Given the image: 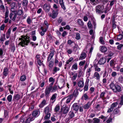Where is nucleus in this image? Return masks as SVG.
<instances>
[{"mask_svg": "<svg viewBox=\"0 0 123 123\" xmlns=\"http://www.w3.org/2000/svg\"><path fill=\"white\" fill-rule=\"evenodd\" d=\"M21 98L20 94H15L13 97V99L17 100H18Z\"/></svg>", "mask_w": 123, "mask_h": 123, "instance_id": "nucleus-27", "label": "nucleus"}, {"mask_svg": "<svg viewBox=\"0 0 123 123\" xmlns=\"http://www.w3.org/2000/svg\"><path fill=\"white\" fill-rule=\"evenodd\" d=\"M108 96V94L106 93L105 92H103L100 94V98H102L103 100H105L106 98H109V97Z\"/></svg>", "mask_w": 123, "mask_h": 123, "instance_id": "nucleus-12", "label": "nucleus"}, {"mask_svg": "<svg viewBox=\"0 0 123 123\" xmlns=\"http://www.w3.org/2000/svg\"><path fill=\"white\" fill-rule=\"evenodd\" d=\"M85 62L86 61L85 60L80 62L79 64V66H82L85 64Z\"/></svg>", "mask_w": 123, "mask_h": 123, "instance_id": "nucleus-64", "label": "nucleus"}, {"mask_svg": "<svg viewBox=\"0 0 123 123\" xmlns=\"http://www.w3.org/2000/svg\"><path fill=\"white\" fill-rule=\"evenodd\" d=\"M113 112L115 114H120L119 110L117 108L114 110L113 111Z\"/></svg>", "mask_w": 123, "mask_h": 123, "instance_id": "nucleus-54", "label": "nucleus"}, {"mask_svg": "<svg viewBox=\"0 0 123 123\" xmlns=\"http://www.w3.org/2000/svg\"><path fill=\"white\" fill-rule=\"evenodd\" d=\"M52 110L51 106L49 105L47 106L44 109V111L45 113H50Z\"/></svg>", "mask_w": 123, "mask_h": 123, "instance_id": "nucleus-13", "label": "nucleus"}, {"mask_svg": "<svg viewBox=\"0 0 123 123\" xmlns=\"http://www.w3.org/2000/svg\"><path fill=\"white\" fill-rule=\"evenodd\" d=\"M92 68H91L87 69L86 72V75L87 78H88L91 74V72L92 71Z\"/></svg>", "mask_w": 123, "mask_h": 123, "instance_id": "nucleus-26", "label": "nucleus"}, {"mask_svg": "<svg viewBox=\"0 0 123 123\" xmlns=\"http://www.w3.org/2000/svg\"><path fill=\"white\" fill-rule=\"evenodd\" d=\"M106 48L104 46H102L100 48V51L102 52H105L107 51Z\"/></svg>", "mask_w": 123, "mask_h": 123, "instance_id": "nucleus-40", "label": "nucleus"}, {"mask_svg": "<svg viewBox=\"0 0 123 123\" xmlns=\"http://www.w3.org/2000/svg\"><path fill=\"white\" fill-rule=\"evenodd\" d=\"M19 39L18 45L22 47L27 45L30 41L29 37L26 35L22 36Z\"/></svg>", "mask_w": 123, "mask_h": 123, "instance_id": "nucleus-1", "label": "nucleus"}, {"mask_svg": "<svg viewBox=\"0 0 123 123\" xmlns=\"http://www.w3.org/2000/svg\"><path fill=\"white\" fill-rule=\"evenodd\" d=\"M121 91V86L119 85H116L115 87L113 90V91L116 92H120Z\"/></svg>", "mask_w": 123, "mask_h": 123, "instance_id": "nucleus-17", "label": "nucleus"}, {"mask_svg": "<svg viewBox=\"0 0 123 123\" xmlns=\"http://www.w3.org/2000/svg\"><path fill=\"white\" fill-rule=\"evenodd\" d=\"M77 76V73H76L74 74L73 77H70V78H71L72 80H74L76 79Z\"/></svg>", "mask_w": 123, "mask_h": 123, "instance_id": "nucleus-53", "label": "nucleus"}, {"mask_svg": "<svg viewBox=\"0 0 123 123\" xmlns=\"http://www.w3.org/2000/svg\"><path fill=\"white\" fill-rule=\"evenodd\" d=\"M91 104L89 102H88L87 103L85 104L83 106L84 108L85 109H88L91 107Z\"/></svg>", "mask_w": 123, "mask_h": 123, "instance_id": "nucleus-29", "label": "nucleus"}, {"mask_svg": "<svg viewBox=\"0 0 123 123\" xmlns=\"http://www.w3.org/2000/svg\"><path fill=\"white\" fill-rule=\"evenodd\" d=\"M72 95H68V96L64 97L62 99V101L64 100L65 99L67 98L66 103H69L73 98H72Z\"/></svg>", "mask_w": 123, "mask_h": 123, "instance_id": "nucleus-9", "label": "nucleus"}, {"mask_svg": "<svg viewBox=\"0 0 123 123\" xmlns=\"http://www.w3.org/2000/svg\"><path fill=\"white\" fill-rule=\"evenodd\" d=\"M58 11L53 10L52 13L49 12L48 13V15L50 17H51L53 19L56 18L58 15Z\"/></svg>", "mask_w": 123, "mask_h": 123, "instance_id": "nucleus-3", "label": "nucleus"}, {"mask_svg": "<svg viewBox=\"0 0 123 123\" xmlns=\"http://www.w3.org/2000/svg\"><path fill=\"white\" fill-rule=\"evenodd\" d=\"M86 56V54L84 52H82L81 54L80 55L79 57V60H82L85 59Z\"/></svg>", "mask_w": 123, "mask_h": 123, "instance_id": "nucleus-22", "label": "nucleus"}, {"mask_svg": "<svg viewBox=\"0 0 123 123\" xmlns=\"http://www.w3.org/2000/svg\"><path fill=\"white\" fill-rule=\"evenodd\" d=\"M117 73L115 71L111 73V75L113 77H115L117 75Z\"/></svg>", "mask_w": 123, "mask_h": 123, "instance_id": "nucleus-57", "label": "nucleus"}, {"mask_svg": "<svg viewBox=\"0 0 123 123\" xmlns=\"http://www.w3.org/2000/svg\"><path fill=\"white\" fill-rule=\"evenodd\" d=\"M28 3V0H23L22 2V4L24 6H27Z\"/></svg>", "mask_w": 123, "mask_h": 123, "instance_id": "nucleus-44", "label": "nucleus"}, {"mask_svg": "<svg viewBox=\"0 0 123 123\" xmlns=\"http://www.w3.org/2000/svg\"><path fill=\"white\" fill-rule=\"evenodd\" d=\"M88 84H85L84 89V91H87L88 90Z\"/></svg>", "mask_w": 123, "mask_h": 123, "instance_id": "nucleus-56", "label": "nucleus"}, {"mask_svg": "<svg viewBox=\"0 0 123 123\" xmlns=\"http://www.w3.org/2000/svg\"><path fill=\"white\" fill-rule=\"evenodd\" d=\"M30 43L32 45V46L34 47V48L36 47V46L38 45V43H35L33 42H31Z\"/></svg>", "mask_w": 123, "mask_h": 123, "instance_id": "nucleus-63", "label": "nucleus"}, {"mask_svg": "<svg viewBox=\"0 0 123 123\" xmlns=\"http://www.w3.org/2000/svg\"><path fill=\"white\" fill-rule=\"evenodd\" d=\"M12 95H9L7 97V99L8 101L9 102H11L12 100Z\"/></svg>", "mask_w": 123, "mask_h": 123, "instance_id": "nucleus-51", "label": "nucleus"}, {"mask_svg": "<svg viewBox=\"0 0 123 123\" xmlns=\"http://www.w3.org/2000/svg\"><path fill=\"white\" fill-rule=\"evenodd\" d=\"M69 110V108L68 107L65 108L63 107L61 108L60 113L61 115H62L63 114H66L68 112Z\"/></svg>", "mask_w": 123, "mask_h": 123, "instance_id": "nucleus-7", "label": "nucleus"}, {"mask_svg": "<svg viewBox=\"0 0 123 123\" xmlns=\"http://www.w3.org/2000/svg\"><path fill=\"white\" fill-rule=\"evenodd\" d=\"M92 24H91V21H89L87 23V26L89 28L91 29L92 28Z\"/></svg>", "mask_w": 123, "mask_h": 123, "instance_id": "nucleus-60", "label": "nucleus"}, {"mask_svg": "<svg viewBox=\"0 0 123 123\" xmlns=\"http://www.w3.org/2000/svg\"><path fill=\"white\" fill-rule=\"evenodd\" d=\"M106 61V59L105 58L102 57L101 58L98 62L100 65L104 64Z\"/></svg>", "mask_w": 123, "mask_h": 123, "instance_id": "nucleus-24", "label": "nucleus"}, {"mask_svg": "<svg viewBox=\"0 0 123 123\" xmlns=\"http://www.w3.org/2000/svg\"><path fill=\"white\" fill-rule=\"evenodd\" d=\"M46 101L44 99L41 102L39 105V107L40 108H43L46 104Z\"/></svg>", "mask_w": 123, "mask_h": 123, "instance_id": "nucleus-35", "label": "nucleus"}, {"mask_svg": "<svg viewBox=\"0 0 123 123\" xmlns=\"http://www.w3.org/2000/svg\"><path fill=\"white\" fill-rule=\"evenodd\" d=\"M104 8V7L100 5L96 6V10L97 12L98 13H102L103 12Z\"/></svg>", "mask_w": 123, "mask_h": 123, "instance_id": "nucleus-4", "label": "nucleus"}, {"mask_svg": "<svg viewBox=\"0 0 123 123\" xmlns=\"http://www.w3.org/2000/svg\"><path fill=\"white\" fill-rule=\"evenodd\" d=\"M40 113L39 110L35 111L32 113V115L34 117H37L39 115Z\"/></svg>", "mask_w": 123, "mask_h": 123, "instance_id": "nucleus-20", "label": "nucleus"}, {"mask_svg": "<svg viewBox=\"0 0 123 123\" xmlns=\"http://www.w3.org/2000/svg\"><path fill=\"white\" fill-rule=\"evenodd\" d=\"M53 83L51 82L48 85L51 92H55L57 89V86H56L55 85L53 87Z\"/></svg>", "mask_w": 123, "mask_h": 123, "instance_id": "nucleus-6", "label": "nucleus"}, {"mask_svg": "<svg viewBox=\"0 0 123 123\" xmlns=\"http://www.w3.org/2000/svg\"><path fill=\"white\" fill-rule=\"evenodd\" d=\"M11 30L10 28H9L6 33V37L7 39L10 36L11 33Z\"/></svg>", "mask_w": 123, "mask_h": 123, "instance_id": "nucleus-39", "label": "nucleus"}, {"mask_svg": "<svg viewBox=\"0 0 123 123\" xmlns=\"http://www.w3.org/2000/svg\"><path fill=\"white\" fill-rule=\"evenodd\" d=\"M0 10L4 12L5 11V8L4 6L3 5H1L0 6Z\"/></svg>", "mask_w": 123, "mask_h": 123, "instance_id": "nucleus-49", "label": "nucleus"}, {"mask_svg": "<svg viewBox=\"0 0 123 123\" xmlns=\"http://www.w3.org/2000/svg\"><path fill=\"white\" fill-rule=\"evenodd\" d=\"M60 68L58 67H53L52 70V73L53 74H54L57 71H59Z\"/></svg>", "mask_w": 123, "mask_h": 123, "instance_id": "nucleus-32", "label": "nucleus"}, {"mask_svg": "<svg viewBox=\"0 0 123 123\" xmlns=\"http://www.w3.org/2000/svg\"><path fill=\"white\" fill-rule=\"evenodd\" d=\"M100 43L102 44H104L105 43L103 39V38L102 37H100L99 38Z\"/></svg>", "mask_w": 123, "mask_h": 123, "instance_id": "nucleus-50", "label": "nucleus"}, {"mask_svg": "<svg viewBox=\"0 0 123 123\" xmlns=\"http://www.w3.org/2000/svg\"><path fill=\"white\" fill-rule=\"evenodd\" d=\"M9 73V69L7 67L4 68L3 72L2 73L3 75L4 76H6Z\"/></svg>", "mask_w": 123, "mask_h": 123, "instance_id": "nucleus-16", "label": "nucleus"}, {"mask_svg": "<svg viewBox=\"0 0 123 123\" xmlns=\"http://www.w3.org/2000/svg\"><path fill=\"white\" fill-rule=\"evenodd\" d=\"M50 5L49 4L45 3L43 5L42 8L45 12H49L50 9Z\"/></svg>", "mask_w": 123, "mask_h": 123, "instance_id": "nucleus-2", "label": "nucleus"}, {"mask_svg": "<svg viewBox=\"0 0 123 123\" xmlns=\"http://www.w3.org/2000/svg\"><path fill=\"white\" fill-rule=\"evenodd\" d=\"M91 3L93 5H96L98 3V0H90Z\"/></svg>", "mask_w": 123, "mask_h": 123, "instance_id": "nucleus-41", "label": "nucleus"}, {"mask_svg": "<svg viewBox=\"0 0 123 123\" xmlns=\"http://www.w3.org/2000/svg\"><path fill=\"white\" fill-rule=\"evenodd\" d=\"M79 106L77 103L74 104L71 108V109L76 111H77L79 110Z\"/></svg>", "mask_w": 123, "mask_h": 123, "instance_id": "nucleus-19", "label": "nucleus"}, {"mask_svg": "<svg viewBox=\"0 0 123 123\" xmlns=\"http://www.w3.org/2000/svg\"><path fill=\"white\" fill-rule=\"evenodd\" d=\"M50 92L51 91L49 86H47L45 88L44 91L46 97H49Z\"/></svg>", "mask_w": 123, "mask_h": 123, "instance_id": "nucleus-14", "label": "nucleus"}, {"mask_svg": "<svg viewBox=\"0 0 123 123\" xmlns=\"http://www.w3.org/2000/svg\"><path fill=\"white\" fill-rule=\"evenodd\" d=\"M55 52V51L53 49H50V53L49 56L47 57V61L48 62L52 58L54 55Z\"/></svg>", "mask_w": 123, "mask_h": 123, "instance_id": "nucleus-8", "label": "nucleus"}, {"mask_svg": "<svg viewBox=\"0 0 123 123\" xmlns=\"http://www.w3.org/2000/svg\"><path fill=\"white\" fill-rule=\"evenodd\" d=\"M59 3L62 8L64 10L66 9V8L64 4L63 0H59Z\"/></svg>", "mask_w": 123, "mask_h": 123, "instance_id": "nucleus-25", "label": "nucleus"}, {"mask_svg": "<svg viewBox=\"0 0 123 123\" xmlns=\"http://www.w3.org/2000/svg\"><path fill=\"white\" fill-rule=\"evenodd\" d=\"M17 16V13L11 12L9 15V18L13 21H14L16 19Z\"/></svg>", "mask_w": 123, "mask_h": 123, "instance_id": "nucleus-10", "label": "nucleus"}, {"mask_svg": "<svg viewBox=\"0 0 123 123\" xmlns=\"http://www.w3.org/2000/svg\"><path fill=\"white\" fill-rule=\"evenodd\" d=\"M26 77L25 75H22L20 78V80L22 81H25L26 79Z\"/></svg>", "mask_w": 123, "mask_h": 123, "instance_id": "nucleus-47", "label": "nucleus"}, {"mask_svg": "<svg viewBox=\"0 0 123 123\" xmlns=\"http://www.w3.org/2000/svg\"><path fill=\"white\" fill-rule=\"evenodd\" d=\"M23 12L22 7L20 6L19 7L17 13V14L18 15H21Z\"/></svg>", "mask_w": 123, "mask_h": 123, "instance_id": "nucleus-30", "label": "nucleus"}, {"mask_svg": "<svg viewBox=\"0 0 123 123\" xmlns=\"http://www.w3.org/2000/svg\"><path fill=\"white\" fill-rule=\"evenodd\" d=\"M60 109V107L59 105H57L56 106L55 108L54 109V110L56 112H57Z\"/></svg>", "mask_w": 123, "mask_h": 123, "instance_id": "nucleus-58", "label": "nucleus"}, {"mask_svg": "<svg viewBox=\"0 0 123 123\" xmlns=\"http://www.w3.org/2000/svg\"><path fill=\"white\" fill-rule=\"evenodd\" d=\"M68 116V117L71 119L74 117L75 114L73 112L71 111L69 112Z\"/></svg>", "mask_w": 123, "mask_h": 123, "instance_id": "nucleus-31", "label": "nucleus"}, {"mask_svg": "<svg viewBox=\"0 0 123 123\" xmlns=\"http://www.w3.org/2000/svg\"><path fill=\"white\" fill-rule=\"evenodd\" d=\"M88 98V97L86 93L84 94L81 98V99H82L84 100H87Z\"/></svg>", "mask_w": 123, "mask_h": 123, "instance_id": "nucleus-37", "label": "nucleus"}, {"mask_svg": "<svg viewBox=\"0 0 123 123\" xmlns=\"http://www.w3.org/2000/svg\"><path fill=\"white\" fill-rule=\"evenodd\" d=\"M57 94L56 93L53 94L52 96L50 99V101L52 103H53L56 100Z\"/></svg>", "mask_w": 123, "mask_h": 123, "instance_id": "nucleus-15", "label": "nucleus"}, {"mask_svg": "<svg viewBox=\"0 0 123 123\" xmlns=\"http://www.w3.org/2000/svg\"><path fill=\"white\" fill-rule=\"evenodd\" d=\"M76 22L81 27H83L84 25V23L82 20L80 19H78L76 20Z\"/></svg>", "mask_w": 123, "mask_h": 123, "instance_id": "nucleus-21", "label": "nucleus"}, {"mask_svg": "<svg viewBox=\"0 0 123 123\" xmlns=\"http://www.w3.org/2000/svg\"><path fill=\"white\" fill-rule=\"evenodd\" d=\"M9 11L8 8H6L5 13V18H7L8 17Z\"/></svg>", "mask_w": 123, "mask_h": 123, "instance_id": "nucleus-46", "label": "nucleus"}, {"mask_svg": "<svg viewBox=\"0 0 123 123\" xmlns=\"http://www.w3.org/2000/svg\"><path fill=\"white\" fill-rule=\"evenodd\" d=\"M6 34L5 33L1 34L0 35L1 42H3L6 40Z\"/></svg>", "mask_w": 123, "mask_h": 123, "instance_id": "nucleus-34", "label": "nucleus"}, {"mask_svg": "<svg viewBox=\"0 0 123 123\" xmlns=\"http://www.w3.org/2000/svg\"><path fill=\"white\" fill-rule=\"evenodd\" d=\"M84 80L83 79H80L78 83V86L80 87H83L84 86Z\"/></svg>", "mask_w": 123, "mask_h": 123, "instance_id": "nucleus-23", "label": "nucleus"}, {"mask_svg": "<svg viewBox=\"0 0 123 123\" xmlns=\"http://www.w3.org/2000/svg\"><path fill=\"white\" fill-rule=\"evenodd\" d=\"M117 102H115L113 103L111 105V106L112 107L113 109L114 108L116 107L117 105Z\"/></svg>", "mask_w": 123, "mask_h": 123, "instance_id": "nucleus-59", "label": "nucleus"}, {"mask_svg": "<svg viewBox=\"0 0 123 123\" xmlns=\"http://www.w3.org/2000/svg\"><path fill=\"white\" fill-rule=\"evenodd\" d=\"M48 28V23L46 21H44V24L43 25V26L41 27V30H45L47 31Z\"/></svg>", "mask_w": 123, "mask_h": 123, "instance_id": "nucleus-11", "label": "nucleus"}, {"mask_svg": "<svg viewBox=\"0 0 123 123\" xmlns=\"http://www.w3.org/2000/svg\"><path fill=\"white\" fill-rule=\"evenodd\" d=\"M116 85H115L113 83V82H111L109 85V86L110 88L113 91Z\"/></svg>", "mask_w": 123, "mask_h": 123, "instance_id": "nucleus-43", "label": "nucleus"}, {"mask_svg": "<svg viewBox=\"0 0 123 123\" xmlns=\"http://www.w3.org/2000/svg\"><path fill=\"white\" fill-rule=\"evenodd\" d=\"M38 64L39 66L43 65V66H44V64L43 63V61L41 62L40 60H38L37 61Z\"/></svg>", "mask_w": 123, "mask_h": 123, "instance_id": "nucleus-48", "label": "nucleus"}, {"mask_svg": "<svg viewBox=\"0 0 123 123\" xmlns=\"http://www.w3.org/2000/svg\"><path fill=\"white\" fill-rule=\"evenodd\" d=\"M74 60V59L73 58L71 57L69 59L67 60L66 62V64H69L70 62L73 61Z\"/></svg>", "mask_w": 123, "mask_h": 123, "instance_id": "nucleus-52", "label": "nucleus"}, {"mask_svg": "<svg viewBox=\"0 0 123 123\" xmlns=\"http://www.w3.org/2000/svg\"><path fill=\"white\" fill-rule=\"evenodd\" d=\"M46 115L44 117V119H48L50 118V113H45Z\"/></svg>", "mask_w": 123, "mask_h": 123, "instance_id": "nucleus-45", "label": "nucleus"}, {"mask_svg": "<svg viewBox=\"0 0 123 123\" xmlns=\"http://www.w3.org/2000/svg\"><path fill=\"white\" fill-rule=\"evenodd\" d=\"M78 68L77 64L76 62L75 63L73 64L71 68V70H77Z\"/></svg>", "mask_w": 123, "mask_h": 123, "instance_id": "nucleus-38", "label": "nucleus"}, {"mask_svg": "<svg viewBox=\"0 0 123 123\" xmlns=\"http://www.w3.org/2000/svg\"><path fill=\"white\" fill-rule=\"evenodd\" d=\"M123 37V36L121 34L118 35L117 37V39L118 41L122 39Z\"/></svg>", "mask_w": 123, "mask_h": 123, "instance_id": "nucleus-61", "label": "nucleus"}, {"mask_svg": "<svg viewBox=\"0 0 123 123\" xmlns=\"http://www.w3.org/2000/svg\"><path fill=\"white\" fill-rule=\"evenodd\" d=\"M95 72H99L101 71V68H99L97 65L95 67Z\"/></svg>", "mask_w": 123, "mask_h": 123, "instance_id": "nucleus-55", "label": "nucleus"}, {"mask_svg": "<svg viewBox=\"0 0 123 123\" xmlns=\"http://www.w3.org/2000/svg\"><path fill=\"white\" fill-rule=\"evenodd\" d=\"M116 22L115 21V19L113 18L112 19V27L113 29H115L116 28Z\"/></svg>", "mask_w": 123, "mask_h": 123, "instance_id": "nucleus-33", "label": "nucleus"}, {"mask_svg": "<svg viewBox=\"0 0 123 123\" xmlns=\"http://www.w3.org/2000/svg\"><path fill=\"white\" fill-rule=\"evenodd\" d=\"M94 77L97 80L99 81L100 80V76L99 73L97 72H95L93 75Z\"/></svg>", "mask_w": 123, "mask_h": 123, "instance_id": "nucleus-18", "label": "nucleus"}, {"mask_svg": "<svg viewBox=\"0 0 123 123\" xmlns=\"http://www.w3.org/2000/svg\"><path fill=\"white\" fill-rule=\"evenodd\" d=\"M115 62L114 60H111L110 62V66L114 68H115Z\"/></svg>", "mask_w": 123, "mask_h": 123, "instance_id": "nucleus-36", "label": "nucleus"}, {"mask_svg": "<svg viewBox=\"0 0 123 123\" xmlns=\"http://www.w3.org/2000/svg\"><path fill=\"white\" fill-rule=\"evenodd\" d=\"M54 66V62L53 61H50L49 62V69L51 70H52Z\"/></svg>", "mask_w": 123, "mask_h": 123, "instance_id": "nucleus-28", "label": "nucleus"}, {"mask_svg": "<svg viewBox=\"0 0 123 123\" xmlns=\"http://www.w3.org/2000/svg\"><path fill=\"white\" fill-rule=\"evenodd\" d=\"M26 22L27 24L29 25H31L32 22V20L31 19V18L30 16L28 17L27 20Z\"/></svg>", "mask_w": 123, "mask_h": 123, "instance_id": "nucleus-42", "label": "nucleus"}, {"mask_svg": "<svg viewBox=\"0 0 123 123\" xmlns=\"http://www.w3.org/2000/svg\"><path fill=\"white\" fill-rule=\"evenodd\" d=\"M24 116H22L21 117V121L23 122V123H30L34 119V118L33 117H29L27 119L25 122L24 121Z\"/></svg>", "mask_w": 123, "mask_h": 123, "instance_id": "nucleus-5", "label": "nucleus"}, {"mask_svg": "<svg viewBox=\"0 0 123 123\" xmlns=\"http://www.w3.org/2000/svg\"><path fill=\"white\" fill-rule=\"evenodd\" d=\"M118 81L120 83H123V77L122 76H120L118 78Z\"/></svg>", "mask_w": 123, "mask_h": 123, "instance_id": "nucleus-62", "label": "nucleus"}]
</instances>
